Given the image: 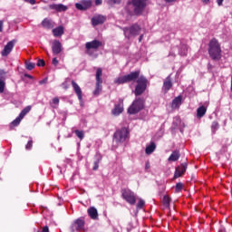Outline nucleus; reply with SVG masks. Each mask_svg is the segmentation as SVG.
Wrapping results in <instances>:
<instances>
[{
  "label": "nucleus",
  "instance_id": "obj_20",
  "mask_svg": "<svg viewBox=\"0 0 232 232\" xmlns=\"http://www.w3.org/2000/svg\"><path fill=\"white\" fill-rule=\"evenodd\" d=\"M64 34V27L60 25L54 29H53V35L54 37H62Z\"/></svg>",
  "mask_w": 232,
  "mask_h": 232
},
{
  "label": "nucleus",
  "instance_id": "obj_44",
  "mask_svg": "<svg viewBox=\"0 0 232 232\" xmlns=\"http://www.w3.org/2000/svg\"><path fill=\"white\" fill-rule=\"evenodd\" d=\"M150 168H151V166L150 165V161H146V163H145V171H150Z\"/></svg>",
  "mask_w": 232,
  "mask_h": 232
},
{
  "label": "nucleus",
  "instance_id": "obj_8",
  "mask_svg": "<svg viewBox=\"0 0 232 232\" xmlns=\"http://www.w3.org/2000/svg\"><path fill=\"white\" fill-rule=\"evenodd\" d=\"M146 1L148 0H131V4L134 6V14L140 15L146 8Z\"/></svg>",
  "mask_w": 232,
  "mask_h": 232
},
{
  "label": "nucleus",
  "instance_id": "obj_22",
  "mask_svg": "<svg viewBox=\"0 0 232 232\" xmlns=\"http://www.w3.org/2000/svg\"><path fill=\"white\" fill-rule=\"evenodd\" d=\"M180 159V151L179 150H174L171 155L169 157L168 160L169 162H177Z\"/></svg>",
  "mask_w": 232,
  "mask_h": 232
},
{
  "label": "nucleus",
  "instance_id": "obj_43",
  "mask_svg": "<svg viewBox=\"0 0 232 232\" xmlns=\"http://www.w3.org/2000/svg\"><path fill=\"white\" fill-rule=\"evenodd\" d=\"M119 3H121V0H109L108 1L109 5H117Z\"/></svg>",
  "mask_w": 232,
  "mask_h": 232
},
{
  "label": "nucleus",
  "instance_id": "obj_26",
  "mask_svg": "<svg viewBox=\"0 0 232 232\" xmlns=\"http://www.w3.org/2000/svg\"><path fill=\"white\" fill-rule=\"evenodd\" d=\"M162 205L166 209H169L171 206V198H169L168 195H165L162 198Z\"/></svg>",
  "mask_w": 232,
  "mask_h": 232
},
{
  "label": "nucleus",
  "instance_id": "obj_17",
  "mask_svg": "<svg viewBox=\"0 0 232 232\" xmlns=\"http://www.w3.org/2000/svg\"><path fill=\"white\" fill-rule=\"evenodd\" d=\"M63 45L61 44V42L59 40H54L52 44V50L53 55H59V53L62 52V47Z\"/></svg>",
  "mask_w": 232,
  "mask_h": 232
},
{
  "label": "nucleus",
  "instance_id": "obj_3",
  "mask_svg": "<svg viewBox=\"0 0 232 232\" xmlns=\"http://www.w3.org/2000/svg\"><path fill=\"white\" fill-rule=\"evenodd\" d=\"M104 47V43L100 40H92L85 44V49L87 55H93L94 52H97L99 48Z\"/></svg>",
  "mask_w": 232,
  "mask_h": 232
},
{
  "label": "nucleus",
  "instance_id": "obj_53",
  "mask_svg": "<svg viewBox=\"0 0 232 232\" xmlns=\"http://www.w3.org/2000/svg\"><path fill=\"white\" fill-rule=\"evenodd\" d=\"M167 3H175L177 0H165Z\"/></svg>",
  "mask_w": 232,
  "mask_h": 232
},
{
  "label": "nucleus",
  "instance_id": "obj_30",
  "mask_svg": "<svg viewBox=\"0 0 232 232\" xmlns=\"http://www.w3.org/2000/svg\"><path fill=\"white\" fill-rule=\"evenodd\" d=\"M102 83L96 82V88L93 92V95L95 97L99 96L101 94V92H102Z\"/></svg>",
  "mask_w": 232,
  "mask_h": 232
},
{
  "label": "nucleus",
  "instance_id": "obj_13",
  "mask_svg": "<svg viewBox=\"0 0 232 232\" xmlns=\"http://www.w3.org/2000/svg\"><path fill=\"white\" fill-rule=\"evenodd\" d=\"M91 22L92 26H99V24H104V23H106V16L102 14H96L92 18Z\"/></svg>",
  "mask_w": 232,
  "mask_h": 232
},
{
  "label": "nucleus",
  "instance_id": "obj_33",
  "mask_svg": "<svg viewBox=\"0 0 232 232\" xmlns=\"http://www.w3.org/2000/svg\"><path fill=\"white\" fill-rule=\"evenodd\" d=\"M82 5H83V10H88V8H92V0H83Z\"/></svg>",
  "mask_w": 232,
  "mask_h": 232
},
{
  "label": "nucleus",
  "instance_id": "obj_49",
  "mask_svg": "<svg viewBox=\"0 0 232 232\" xmlns=\"http://www.w3.org/2000/svg\"><path fill=\"white\" fill-rule=\"evenodd\" d=\"M25 3H30V5H35V0H24Z\"/></svg>",
  "mask_w": 232,
  "mask_h": 232
},
{
  "label": "nucleus",
  "instance_id": "obj_19",
  "mask_svg": "<svg viewBox=\"0 0 232 232\" xmlns=\"http://www.w3.org/2000/svg\"><path fill=\"white\" fill-rule=\"evenodd\" d=\"M87 213L92 220H97L99 218V212L97 211V208L94 207H91L88 208Z\"/></svg>",
  "mask_w": 232,
  "mask_h": 232
},
{
  "label": "nucleus",
  "instance_id": "obj_55",
  "mask_svg": "<svg viewBox=\"0 0 232 232\" xmlns=\"http://www.w3.org/2000/svg\"><path fill=\"white\" fill-rule=\"evenodd\" d=\"M26 77H28L29 79H32V76H31V75H26Z\"/></svg>",
  "mask_w": 232,
  "mask_h": 232
},
{
  "label": "nucleus",
  "instance_id": "obj_28",
  "mask_svg": "<svg viewBox=\"0 0 232 232\" xmlns=\"http://www.w3.org/2000/svg\"><path fill=\"white\" fill-rule=\"evenodd\" d=\"M31 111H32V106H30V105L26 106L20 112L19 117L22 119H24V117H26L27 113H30Z\"/></svg>",
  "mask_w": 232,
  "mask_h": 232
},
{
  "label": "nucleus",
  "instance_id": "obj_39",
  "mask_svg": "<svg viewBox=\"0 0 232 232\" xmlns=\"http://www.w3.org/2000/svg\"><path fill=\"white\" fill-rule=\"evenodd\" d=\"M6 86V83L3 80H0V93L5 92V88Z\"/></svg>",
  "mask_w": 232,
  "mask_h": 232
},
{
  "label": "nucleus",
  "instance_id": "obj_48",
  "mask_svg": "<svg viewBox=\"0 0 232 232\" xmlns=\"http://www.w3.org/2000/svg\"><path fill=\"white\" fill-rule=\"evenodd\" d=\"M46 82H48V78H45V79H44V80H41V81L39 82V84H46Z\"/></svg>",
  "mask_w": 232,
  "mask_h": 232
},
{
  "label": "nucleus",
  "instance_id": "obj_29",
  "mask_svg": "<svg viewBox=\"0 0 232 232\" xmlns=\"http://www.w3.org/2000/svg\"><path fill=\"white\" fill-rule=\"evenodd\" d=\"M59 97L53 98L52 102H50L51 108H53V110H57V108H59Z\"/></svg>",
  "mask_w": 232,
  "mask_h": 232
},
{
  "label": "nucleus",
  "instance_id": "obj_32",
  "mask_svg": "<svg viewBox=\"0 0 232 232\" xmlns=\"http://www.w3.org/2000/svg\"><path fill=\"white\" fill-rule=\"evenodd\" d=\"M21 121H23V118H21V116H18L14 121L11 122V128H15L16 126H19V124H21Z\"/></svg>",
  "mask_w": 232,
  "mask_h": 232
},
{
  "label": "nucleus",
  "instance_id": "obj_9",
  "mask_svg": "<svg viewBox=\"0 0 232 232\" xmlns=\"http://www.w3.org/2000/svg\"><path fill=\"white\" fill-rule=\"evenodd\" d=\"M124 111V100L120 98L118 103L114 105V108L111 111L112 115L118 116Z\"/></svg>",
  "mask_w": 232,
  "mask_h": 232
},
{
  "label": "nucleus",
  "instance_id": "obj_46",
  "mask_svg": "<svg viewBox=\"0 0 232 232\" xmlns=\"http://www.w3.org/2000/svg\"><path fill=\"white\" fill-rule=\"evenodd\" d=\"M45 63L44 60H38L37 66H44Z\"/></svg>",
  "mask_w": 232,
  "mask_h": 232
},
{
  "label": "nucleus",
  "instance_id": "obj_12",
  "mask_svg": "<svg viewBox=\"0 0 232 232\" xmlns=\"http://www.w3.org/2000/svg\"><path fill=\"white\" fill-rule=\"evenodd\" d=\"M188 169V163H182L176 167V170L174 173V179H180L184 173H186V170Z\"/></svg>",
  "mask_w": 232,
  "mask_h": 232
},
{
  "label": "nucleus",
  "instance_id": "obj_7",
  "mask_svg": "<svg viewBox=\"0 0 232 232\" xmlns=\"http://www.w3.org/2000/svg\"><path fill=\"white\" fill-rule=\"evenodd\" d=\"M114 139L118 142H126L130 139V130L126 128L117 130L114 133Z\"/></svg>",
  "mask_w": 232,
  "mask_h": 232
},
{
  "label": "nucleus",
  "instance_id": "obj_1",
  "mask_svg": "<svg viewBox=\"0 0 232 232\" xmlns=\"http://www.w3.org/2000/svg\"><path fill=\"white\" fill-rule=\"evenodd\" d=\"M137 82L135 87L134 94L136 97L142 95L148 88V79L144 75L140 76V71L132 72L127 75L119 76L114 80V84H126L128 82Z\"/></svg>",
  "mask_w": 232,
  "mask_h": 232
},
{
  "label": "nucleus",
  "instance_id": "obj_52",
  "mask_svg": "<svg viewBox=\"0 0 232 232\" xmlns=\"http://www.w3.org/2000/svg\"><path fill=\"white\" fill-rule=\"evenodd\" d=\"M203 5H209V0H201Z\"/></svg>",
  "mask_w": 232,
  "mask_h": 232
},
{
  "label": "nucleus",
  "instance_id": "obj_47",
  "mask_svg": "<svg viewBox=\"0 0 232 232\" xmlns=\"http://www.w3.org/2000/svg\"><path fill=\"white\" fill-rule=\"evenodd\" d=\"M96 6L102 5V0H94Z\"/></svg>",
  "mask_w": 232,
  "mask_h": 232
},
{
  "label": "nucleus",
  "instance_id": "obj_21",
  "mask_svg": "<svg viewBox=\"0 0 232 232\" xmlns=\"http://www.w3.org/2000/svg\"><path fill=\"white\" fill-rule=\"evenodd\" d=\"M173 83L171 82V78L167 77L163 82V90L166 93L171 90Z\"/></svg>",
  "mask_w": 232,
  "mask_h": 232
},
{
  "label": "nucleus",
  "instance_id": "obj_34",
  "mask_svg": "<svg viewBox=\"0 0 232 232\" xmlns=\"http://www.w3.org/2000/svg\"><path fill=\"white\" fill-rule=\"evenodd\" d=\"M144 206H146V201H144L142 198H140L136 205L137 209H144Z\"/></svg>",
  "mask_w": 232,
  "mask_h": 232
},
{
  "label": "nucleus",
  "instance_id": "obj_10",
  "mask_svg": "<svg viewBox=\"0 0 232 232\" xmlns=\"http://www.w3.org/2000/svg\"><path fill=\"white\" fill-rule=\"evenodd\" d=\"M86 222L84 221V218H77L72 226V231H84V226Z\"/></svg>",
  "mask_w": 232,
  "mask_h": 232
},
{
  "label": "nucleus",
  "instance_id": "obj_2",
  "mask_svg": "<svg viewBox=\"0 0 232 232\" xmlns=\"http://www.w3.org/2000/svg\"><path fill=\"white\" fill-rule=\"evenodd\" d=\"M208 52L212 61H220L222 59V47L217 38H212L208 42Z\"/></svg>",
  "mask_w": 232,
  "mask_h": 232
},
{
  "label": "nucleus",
  "instance_id": "obj_42",
  "mask_svg": "<svg viewBox=\"0 0 232 232\" xmlns=\"http://www.w3.org/2000/svg\"><path fill=\"white\" fill-rule=\"evenodd\" d=\"M37 232H50V228L48 227V226H45L44 227H41V229Z\"/></svg>",
  "mask_w": 232,
  "mask_h": 232
},
{
  "label": "nucleus",
  "instance_id": "obj_54",
  "mask_svg": "<svg viewBox=\"0 0 232 232\" xmlns=\"http://www.w3.org/2000/svg\"><path fill=\"white\" fill-rule=\"evenodd\" d=\"M142 37H143V35L140 36V41H142Z\"/></svg>",
  "mask_w": 232,
  "mask_h": 232
},
{
  "label": "nucleus",
  "instance_id": "obj_37",
  "mask_svg": "<svg viewBox=\"0 0 232 232\" xmlns=\"http://www.w3.org/2000/svg\"><path fill=\"white\" fill-rule=\"evenodd\" d=\"M183 188H184V184L177 183L176 188H175L176 193H180V191H182Z\"/></svg>",
  "mask_w": 232,
  "mask_h": 232
},
{
  "label": "nucleus",
  "instance_id": "obj_25",
  "mask_svg": "<svg viewBox=\"0 0 232 232\" xmlns=\"http://www.w3.org/2000/svg\"><path fill=\"white\" fill-rule=\"evenodd\" d=\"M182 104V95H179L178 97H176L173 101H172V108H180V105Z\"/></svg>",
  "mask_w": 232,
  "mask_h": 232
},
{
  "label": "nucleus",
  "instance_id": "obj_14",
  "mask_svg": "<svg viewBox=\"0 0 232 232\" xmlns=\"http://www.w3.org/2000/svg\"><path fill=\"white\" fill-rule=\"evenodd\" d=\"M208 106H209V102H206L204 105H201L197 109L198 119H202V117L206 115V112L208 111Z\"/></svg>",
  "mask_w": 232,
  "mask_h": 232
},
{
  "label": "nucleus",
  "instance_id": "obj_56",
  "mask_svg": "<svg viewBox=\"0 0 232 232\" xmlns=\"http://www.w3.org/2000/svg\"><path fill=\"white\" fill-rule=\"evenodd\" d=\"M130 5H131V4L129 3V4H128V6H130Z\"/></svg>",
  "mask_w": 232,
  "mask_h": 232
},
{
  "label": "nucleus",
  "instance_id": "obj_40",
  "mask_svg": "<svg viewBox=\"0 0 232 232\" xmlns=\"http://www.w3.org/2000/svg\"><path fill=\"white\" fill-rule=\"evenodd\" d=\"M25 66L27 70H34V68H35V63L26 62Z\"/></svg>",
  "mask_w": 232,
  "mask_h": 232
},
{
  "label": "nucleus",
  "instance_id": "obj_16",
  "mask_svg": "<svg viewBox=\"0 0 232 232\" xmlns=\"http://www.w3.org/2000/svg\"><path fill=\"white\" fill-rule=\"evenodd\" d=\"M71 84H72L74 93L77 95L79 101L82 102V90L81 89L79 84H77V82H75V81H72Z\"/></svg>",
  "mask_w": 232,
  "mask_h": 232
},
{
  "label": "nucleus",
  "instance_id": "obj_23",
  "mask_svg": "<svg viewBox=\"0 0 232 232\" xmlns=\"http://www.w3.org/2000/svg\"><path fill=\"white\" fill-rule=\"evenodd\" d=\"M155 150H157V145L155 144V142H150V145H147L146 149H145V153L146 155H151V153H153V151H155Z\"/></svg>",
  "mask_w": 232,
  "mask_h": 232
},
{
  "label": "nucleus",
  "instance_id": "obj_38",
  "mask_svg": "<svg viewBox=\"0 0 232 232\" xmlns=\"http://www.w3.org/2000/svg\"><path fill=\"white\" fill-rule=\"evenodd\" d=\"M33 147H34V140H29L27 144L25 145V150L30 151V150H32Z\"/></svg>",
  "mask_w": 232,
  "mask_h": 232
},
{
  "label": "nucleus",
  "instance_id": "obj_11",
  "mask_svg": "<svg viewBox=\"0 0 232 232\" xmlns=\"http://www.w3.org/2000/svg\"><path fill=\"white\" fill-rule=\"evenodd\" d=\"M14 46H15V41H10L4 47V50L1 52L2 57H8L10 53H12V50H14Z\"/></svg>",
  "mask_w": 232,
  "mask_h": 232
},
{
  "label": "nucleus",
  "instance_id": "obj_31",
  "mask_svg": "<svg viewBox=\"0 0 232 232\" xmlns=\"http://www.w3.org/2000/svg\"><path fill=\"white\" fill-rule=\"evenodd\" d=\"M218 128H220L218 121H213L211 124L212 135H215V133H217V130H218Z\"/></svg>",
  "mask_w": 232,
  "mask_h": 232
},
{
  "label": "nucleus",
  "instance_id": "obj_6",
  "mask_svg": "<svg viewBox=\"0 0 232 232\" xmlns=\"http://www.w3.org/2000/svg\"><path fill=\"white\" fill-rule=\"evenodd\" d=\"M123 34L127 39H131L140 34V26L137 24L131 25L130 27L123 28Z\"/></svg>",
  "mask_w": 232,
  "mask_h": 232
},
{
  "label": "nucleus",
  "instance_id": "obj_50",
  "mask_svg": "<svg viewBox=\"0 0 232 232\" xmlns=\"http://www.w3.org/2000/svg\"><path fill=\"white\" fill-rule=\"evenodd\" d=\"M4 22L0 20V32H3Z\"/></svg>",
  "mask_w": 232,
  "mask_h": 232
},
{
  "label": "nucleus",
  "instance_id": "obj_18",
  "mask_svg": "<svg viewBox=\"0 0 232 232\" xmlns=\"http://www.w3.org/2000/svg\"><path fill=\"white\" fill-rule=\"evenodd\" d=\"M42 26L44 28H46V30H52V28H53V26H55V23L49 18H44L42 21Z\"/></svg>",
  "mask_w": 232,
  "mask_h": 232
},
{
  "label": "nucleus",
  "instance_id": "obj_51",
  "mask_svg": "<svg viewBox=\"0 0 232 232\" xmlns=\"http://www.w3.org/2000/svg\"><path fill=\"white\" fill-rule=\"evenodd\" d=\"M217 3L218 6H222V4L224 3V0H217Z\"/></svg>",
  "mask_w": 232,
  "mask_h": 232
},
{
  "label": "nucleus",
  "instance_id": "obj_45",
  "mask_svg": "<svg viewBox=\"0 0 232 232\" xmlns=\"http://www.w3.org/2000/svg\"><path fill=\"white\" fill-rule=\"evenodd\" d=\"M52 64L53 66H57V64H59V60H57V58H53L52 61Z\"/></svg>",
  "mask_w": 232,
  "mask_h": 232
},
{
  "label": "nucleus",
  "instance_id": "obj_41",
  "mask_svg": "<svg viewBox=\"0 0 232 232\" xmlns=\"http://www.w3.org/2000/svg\"><path fill=\"white\" fill-rule=\"evenodd\" d=\"M75 8H77V10H84L82 2L81 4H79V3L75 4Z\"/></svg>",
  "mask_w": 232,
  "mask_h": 232
},
{
  "label": "nucleus",
  "instance_id": "obj_27",
  "mask_svg": "<svg viewBox=\"0 0 232 232\" xmlns=\"http://www.w3.org/2000/svg\"><path fill=\"white\" fill-rule=\"evenodd\" d=\"M96 82L102 83V69L98 67L96 69Z\"/></svg>",
  "mask_w": 232,
  "mask_h": 232
},
{
  "label": "nucleus",
  "instance_id": "obj_24",
  "mask_svg": "<svg viewBox=\"0 0 232 232\" xmlns=\"http://www.w3.org/2000/svg\"><path fill=\"white\" fill-rule=\"evenodd\" d=\"M95 161L93 163V167H92V169L93 171H97V169H99V164H101V161L102 160V156L99 153H97L95 155Z\"/></svg>",
  "mask_w": 232,
  "mask_h": 232
},
{
  "label": "nucleus",
  "instance_id": "obj_5",
  "mask_svg": "<svg viewBox=\"0 0 232 232\" xmlns=\"http://www.w3.org/2000/svg\"><path fill=\"white\" fill-rule=\"evenodd\" d=\"M144 109V100L137 98L128 109L130 115H136L140 110Z\"/></svg>",
  "mask_w": 232,
  "mask_h": 232
},
{
  "label": "nucleus",
  "instance_id": "obj_15",
  "mask_svg": "<svg viewBox=\"0 0 232 232\" xmlns=\"http://www.w3.org/2000/svg\"><path fill=\"white\" fill-rule=\"evenodd\" d=\"M50 10H54V12H66L68 10V6L63 5V4H51L49 5Z\"/></svg>",
  "mask_w": 232,
  "mask_h": 232
},
{
  "label": "nucleus",
  "instance_id": "obj_4",
  "mask_svg": "<svg viewBox=\"0 0 232 232\" xmlns=\"http://www.w3.org/2000/svg\"><path fill=\"white\" fill-rule=\"evenodd\" d=\"M121 193L123 200H126L130 206H135L137 203V195H135V192L131 191L130 188H122Z\"/></svg>",
  "mask_w": 232,
  "mask_h": 232
},
{
  "label": "nucleus",
  "instance_id": "obj_35",
  "mask_svg": "<svg viewBox=\"0 0 232 232\" xmlns=\"http://www.w3.org/2000/svg\"><path fill=\"white\" fill-rule=\"evenodd\" d=\"M73 133H75L76 137H78L80 140H82V139H84V130H75Z\"/></svg>",
  "mask_w": 232,
  "mask_h": 232
},
{
  "label": "nucleus",
  "instance_id": "obj_36",
  "mask_svg": "<svg viewBox=\"0 0 232 232\" xmlns=\"http://www.w3.org/2000/svg\"><path fill=\"white\" fill-rule=\"evenodd\" d=\"M179 54L182 55L183 57L188 55V45H182L180 50H179Z\"/></svg>",
  "mask_w": 232,
  "mask_h": 232
}]
</instances>
